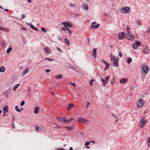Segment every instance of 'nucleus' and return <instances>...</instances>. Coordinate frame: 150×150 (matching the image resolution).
<instances>
[{"label":"nucleus","instance_id":"nucleus-1","mask_svg":"<svg viewBox=\"0 0 150 150\" xmlns=\"http://www.w3.org/2000/svg\"><path fill=\"white\" fill-rule=\"evenodd\" d=\"M127 33L126 34V37L128 40H134V36L129 31L130 29L128 26H127Z\"/></svg>","mask_w":150,"mask_h":150},{"label":"nucleus","instance_id":"nucleus-2","mask_svg":"<svg viewBox=\"0 0 150 150\" xmlns=\"http://www.w3.org/2000/svg\"><path fill=\"white\" fill-rule=\"evenodd\" d=\"M147 120L146 119L145 117H142L139 122V126L141 128H143L145 124L147 123Z\"/></svg>","mask_w":150,"mask_h":150},{"label":"nucleus","instance_id":"nucleus-3","mask_svg":"<svg viewBox=\"0 0 150 150\" xmlns=\"http://www.w3.org/2000/svg\"><path fill=\"white\" fill-rule=\"evenodd\" d=\"M141 68L143 73H144L145 74H146L148 73L149 69L148 66L146 64H143L141 66Z\"/></svg>","mask_w":150,"mask_h":150},{"label":"nucleus","instance_id":"nucleus-4","mask_svg":"<svg viewBox=\"0 0 150 150\" xmlns=\"http://www.w3.org/2000/svg\"><path fill=\"white\" fill-rule=\"evenodd\" d=\"M120 12L124 13H129L130 12V10L128 7L122 8L120 10Z\"/></svg>","mask_w":150,"mask_h":150},{"label":"nucleus","instance_id":"nucleus-5","mask_svg":"<svg viewBox=\"0 0 150 150\" xmlns=\"http://www.w3.org/2000/svg\"><path fill=\"white\" fill-rule=\"evenodd\" d=\"M144 104V101L142 99H140L137 102V106L138 108H141L143 106Z\"/></svg>","mask_w":150,"mask_h":150},{"label":"nucleus","instance_id":"nucleus-6","mask_svg":"<svg viewBox=\"0 0 150 150\" xmlns=\"http://www.w3.org/2000/svg\"><path fill=\"white\" fill-rule=\"evenodd\" d=\"M62 23L66 28H67L68 27L71 28L73 26V25L71 23H69L67 21L62 22Z\"/></svg>","mask_w":150,"mask_h":150},{"label":"nucleus","instance_id":"nucleus-7","mask_svg":"<svg viewBox=\"0 0 150 150\" xmlns=\"http://www.w3.org/2000/svg\"><path fill=\"white\" fill-rule=\"evenodd\" d=\"M140 42L138 41H136L135 43L132 45V47L134 50L136 49L138 46H140Z\"/></svg>","mask_w":150,"mask_h":150},{"label":"nucleus","instance_id":"nucleus-8","mask_svg":"<svg viewBox=\"0 0 150 150\" xmlns=\"http://www.w3.org/2000/svg\"><path fill=\"white\" fill-rule=\"evenodd\" d=\"M43 50L46 54H49L51 52L50 49L47 47H45L43 48Z\"/></svg>","mask_w":150,"mask_h":150},{"label":"nucleus","instance_id":"nucleus-9","mask_svg":"<svg viewBox=\"0 0 150 150\" xmlns=\"http://www.w3.org/2000/svg\"><path fill=\"white\" fill-rule=\"evenodd\" d=\"M101 62H103L105 65L106 66L104 68V70L105 71L106 69H108L109 68V66H110V64L107 62L105 61L104 60H101Z\"/></svg>","mask_w":150,"mask_h":150},{"label":"nucleus","instance_id":"nucleus-10","mask_svg":"<svg viewBox=\"0 0 150 150\" xmlns=\"http://www.w3.org/2000/svg\"><path fill=\"white\" fill-rule=\"evenodd\" d=\"M119 60V58H117V59H116V60L114 61H112L113 62V66L117 67L118 66L119 64L118 62Z\"/></svg>","mask_w":150,"mask_h":150},{"label":"nucleus","instance_id":"nucleus-11","mask_svg":"<svg viewBox=\"0 0 150 150\" xmlns=\"http://www.w3.org/2000/svg\"><path fill=\"white\" fill-rule=\"evenodd\" d=\"M125 38V33L124 32H122L119 35V39L121 40Z\"/></svg>","mask_w":150,"mask_h":150},{"label":"nucleus","instance_id":"nucleus-12","mask_svg":"<svg viewBox=\"0 0 150 150\" xmlns=\"http://www.w3.org/2000/svg\"><path fill=\"white\" fill-rule=\"evenodd\" d=\"M109 77H110L109 76H107L105 80H104L103 78H102L101 79V81L102 82H103L105 85L107 83H108V81L109 80Z\"/></svg>","mask_w":150,"mask_h":150},{"label":"nucleus","instance_id":"nucleus-13","mask_svg":"<svg viewBox=\"0 0 150 150\" xmlns=\"http://www.w3.org/2000/svg\"><path fill=\"white\" fill-rule=\"evenodd\" d=\"M77 120L78 121L82 123H84L87 121V120L86 119L81 117H78L77 119Z\"/></svg>","mask_w":150,"mask_h":150},{"label":"nucleus","instance_id":"nucleus-14","mask_svg":"<svg viewBox=\"0 0 150 150\" xmlns=\"http://www.w3.org/2000/svg\"><path fill=\"white\" fill-rule=\"evenodd\" d=\"M110 57V60L112 61H114L116 59H117V58L115 57V56L112 55V54H111Z\"/></svg>","mask_w":150,"mask_h":150},{"label":"nucleus","instance_id":"nucleus-15","mask_svg":"<svg viewBox=\"0 0 150 150\" xmlns=\"http://www.w3.org/2000/svg\"><path fill=\"white\" fill-rule=\"evenodd\" d=\"M8 110V107L7 106H5L3 108V111L4 113H6Z\"/></svg>","mask_w":150,"mask_h":150},{"label":"nucleus","instance_id":"nucleus-16","mask_svg":"<svg viewBox=\"0 0 150 150\" xmlns=\"http://www.w3.org/2000/svg\"><path fill=\"white\" fill-rule=\"evenodd\" d=\"M96 51L97 50L95 48L93 50V52L92 54V56L93 57H94L95 58L96 57Z\"/></svg>","mask_w":150,"mask_h":150},{"label":"nucleus","instance_id":"nucleus-17","mask_svg":"<svg viewBox=\"0 0 150 150\" xmlns=\"http://www.w3.org/2000/svg\"><path fill=\"white\" fill-rule=\"evenodd\" d=\"M127 79L126 78H123L121 79L120 82L121 83H124L127 82Z\"/></svg>","mask_w":150,"mask_h":150},{"label":"nucleus","instance_id":"nucleus-18","mask_svg":"<svg viewBox=\"0 0 150 150\" xmlns=\"http://www.w3.org/2000/svg\"><path fill=\"white\" fill-rule=\"evenodd\" d=\"M64 128L66 129L67 131H71L73 129V127H65Z\"/></svg>","mask_w":150,"mask_h":150},{"label":"nucleus","instance_id":"nucleus-19","mask_svg":"<svg viewBox=\"0 0 150 150\" xmlns=\"http://www.w3.org/2000/svg\"><path fill=\"white\" fill-rule=\"evenodd\" d=\"M0 30L4 31H6L7 32H9V30L8 28H6L1 27L0 26Z\"/></svg>","mask_w":150,"mask_h":150},{"label":"nucleus","instance_id":"nucleus-20","mask_svg":"<svg viewBox=\"0 0 150 150\" xmlns=\"http://www.w3.org/2000/svg\"><path fill=\"white\" fill-rule=\"evenodd\" d=\"M53 124H54V126L53 127L55 128H61V126H60L59 125L56 123H54Z\"/></svg>","mask_w":150,"mask_h":150},{"label":"nucleus","instance_id":"nucleus-21","mask_svg":"<svg viewBox=\"0 0 150 150\" xmlns=\"http://www.w3.org/2000/svg\"><path fill=\"white\" fill-rule=\"evenodd\" d=\"M40 108L38 107H36L35 108L34 110V113L35 114H37L39 112V110Z\"/></svg>","mask_w":150,"mask_h":150},{"label":"nucleus","instance_id":"nucleus-22","mask_svg":"<svg viewBox=\"0 0 150 150\" xmlns=\"http://www.w3.org/2000/svg\"><path fill=\"white\" fill-rule=\"evenodd\" d=\"M149 50L148 48L146 47L144 49L143 52L146 54H148L149 53Z\"/></svg>","mask_w":150,"mask_h":150},{"label":"nucleus","instance_id":"nucleus-23","mask_svg":"<svg viewBox=\"0 0 150 150\" xmlns=\"http://www.w3.org/2000/svg\"><path fill=\"white\" fill-rule=\"evenodd\" d=\"M54 77L57 79H62L63 77V76L62 74H59L57 76H54Z\"/></svg>","mask_w":150,"mask_h":150},{"label":"nucleus","instance_id":"nucleus-24","mask_svg":"<svg viewBox=\"0 0 150 150\" xmlns=\"http://www.w3.org/2000/svg\"><path fill=\"white\" fill-rule=\"evenodd\" d=\"M99 26V24H97L95 25H93L91 26V28L93 29H95L98 28Z\"/></svg>","mask_w":150,"mask_h":150},{"label":"nucleus","instance_id":"nucleus-25","mask_svg":"<svg viewBox=\"0 0 150 150\" xmlns=\"http://www.w3.org/2000/svg\"><path fill=\"white\" fill-rule=\"evenodd\" d=\"M57 120L59 121L62 122L63 123H65L64 120H63L62 118L61 117H57Z\"/></svg>","mask_w":150,"mask_h":150},{"label":"nucleus","instance_id":"nucleus-26","mask_svg":"<svg viewBox=\"0 0 150 150\" xmlns=\"http://www.w3.org/2000/svg\"><path fill=\"white\" fill-rule=\"evenodd\" d=\"M147 144L148 147L150 148V137L148 138L147 141Z\"/></svg>","mask_w":150,"mask_h":150},{"label":"nucleus","instance_id":"nucleus-27","mask_svg":"<svg viewBox=\"0 0 150 150\" xmlns=\"http://www.w3.org/2000/svg\"><path fill=\"white\" fill-rule=\"evenodd\" d=\"M19 86V84H17L15 85L13 88V90L14 91H15L17 89V88Z\"/></svg>","mask_w":150,"mask_h":150},{"label":"nucleus","instance_id":"nucleus-28","mask_svg":"<svg viewBox=\"0 0 150 150\" xmlns=\"http://www.w3.org/2000/svg\"><path fill=\"white\" fill-rule=\"evenodd\" d=\"M5 68L4 67H2L0 68V72H2L5 71Z\"/></svg>","mask_w":150,"mask_h":150},{"label":"nucleus","instance_id":"nucleus-29","mask_svg":"<svg viewBox=\"0 0 150 150\" xmlns=\"http://www.w3.org/2000/svg\"><path fill=\"white\" fill-rule=\"evenodd\" d=\"M83 8L85 10H87L88 9V7L87 5L85 4H83L82 6Z\"/></svg>","mask_w":150,"mask_h":150},{"label":"nucleus","instance_id":"nucleus-30","mask_svg":"<svg viewBox=\"0 0 150 150\" xmlns=\"http://www.w3.org/2000/svg\"><path fill=\"white\" fill-rule=\"evenodd\" d=\"M132 59L130 57H129L127 59V62L128 64H130L132 62Z\"/></svg>","mask_w":150,"mask_h":150},{"label":"nucleus","instance_id":"nucleus-31","mask_svg":"<svg viewBox=\"0 0 150 150\" xmlns=\"http://www.w3.org/2000/svg\"><path fill=\"white\" fill-rule=\"evenodd\" d=\"M64 41L67 45H69L70 44L67 38H65L64 40Z\"/></svg>","mask_w":150,"mask_h":150},{"label":"nucleus","instance_id":"nucleus-32","mask_svg":"<svg viewBox=\"0 0 150 150\" xmlns=\"http://www.w3.org/2000/svg\"><path fill=\"white\" fill-rule=\"evenodd\" d=\"M68 107L71 108H74V105L72 103H69L68 105Z\"/></svg>","mask_w":150,"mask_h":150},{"label":"nucleus","instance_id":"nucleus-33","mask_svg":"<svg viewBox=\"0 0 150 150\" xmlns=\"http://www.w3.org/2000/svg\"><path fill=\"white\" fill-rule=\"evenodd\" d=\"M115 77H113L111 81V84L112 85H113L115 82Z\"/></svg>","mask_w":150,"mask_h":150},{"label":"nucleus","instance_id":"nucleus-34","mask_svg":"<svg viewBox=\"0 0 150 150\" xmlns=\"http://www.w3.org/2000/svg\"><path fill=\"white\" fill-rule=\"evenodd\" d=\"M136 22L137 24L138 25H141L142 24V22H141V21L139 20H137L136 21Z\"/></svg>","mask_w":150,"mask_h":150},{"label":"nucleus","instance_id":"nucleus-35","mask_svg":"<svg viewBox=\"0 0 150 150\" xmlns=\"http://www.w3.org/2000/svg\"><path fill=\"white\" fill-rule=\"evenodd\" d=\"M29 71V69H25L24 71V72L23 73V75H24L27 73Z\"/></svg>","mask_w":150,"mask_h":150},{"label":"nucleus","instance_id":"nucleus-36","mask_svg":"<svg viewBox=\"0 0 150 150\" xmlns=\"http://www.w3.org/2000/svg\"><path fill=\"white\" fill-rule=\"evenodd\" d=\"M94 81V80L93 79H91L90 82H89V84L91 86H92L93 85L92 83Z\"/></svg>","mask_w":150,"mask_h":150},{"label":"nucleus","instance_id":"nucleus-37","mask_svg":"<svg viewBox=\"0 0 150 150\" xmlns=\"http://www.w3.org/2000/svg\"><path fill=\"white\" fill-rule=\"evenodd\" d=\"M62 118L63 119V120H64V122H65V123H67V122H66V121H67V120H66V119H67L66 116H64Z\"/></svg>","mask_w":150,"mask_h":150},{"label":"nucleus","instance_id":"nucleus-38","mask_svg":"<svg viewBox=\"0 0 150 150\" xmlns=\"http://www.w3.org/2000/svg\"><path fill=\"white\" fill-rule=\"evenodd\" d=\"M15 110H16L18 112H20L21 110H19L18 108V107L17 106H16L15 107Z\"/></svg>","mask_w":150,"mask_h":150},{"label":"nucleus","instance_id":"nucleus-39","mask_svg":"<svg viewBox=\"0 0 150 150\" xmlns=\"http://www.w3.org/2000/svg\"><path fill=\"white\" fill-rule=\"evenodd\" d=\"M11 48H9L7 50L6 52L7 54H9V52L11 51Z\"/></svg>","mask_w":150,"mask_h":150},{"label":"nucleus","instance_id":"nucleus-40","mask_svg":"<svg viewBox=\"0 0 150 150\" xmlns=\"http://www.w3.org/2000/svg\"><path fill=\"white\" fill-rule=\"evenodd\" d=\"M73 120V118L72 117L70 118L69 120H68L67 121H66L67 122V123H69L71 121Z\"/></svg>","mask_w":150,"mask_h":150},{"label":"nucleus","instance_id":"nucleus-41","mask_svg":"<svg viewBox=\"0 0 150 150\" xmlns=\"http://www.w3.org/2000/svg\"><path fill=\"white\" fill-rule=\"evenodd\" d=\"M67 28H66L65 27H62L61 28L62 30V31H66L67 30Z\"/></svg>","mask_w":150,"mask_h":150},{"label":"nucleus","instance_id":"nucleus-42","mask_svg":"<svg viewBox=\"0 0 150 150\" xmlns=\"http://www.w3.org/2000/svg\"><path fill=\"white\" fill-rule=\"evenodd\" d=\"M25 102L24 101H23L21 103L20 105L21 106L25 104Z\"/></svg>","mask_w":150,"mask_h":150},{"label":"nucleus","instance_id":"nucleus-43","mask_svg":"<svg viewBox=\"0 0 150 150\" xmlns=\"http://www.w3.org/2000/svg\"><path fill=\"white\" fill-rule=\"evenodd\" d=\"M119 56L120 57H122V54L121 52H120L119 53Z\"/></svg>","mask_w":150,"mask_h":150},{"label":"nucleus","instance_id":"nucleus-44","mask_svg":"<svg viewBox=\"0 0 150 150\" xmlns=\"http://www.w3.org/2000/svg\"><path fill=\"white\" fill-rule=\"evenodd\" d=\"M90 142H86L85 144V145L86 146H88V145H89L90 144Z\"/></svg>","mask_w":150,"mask_h":150},{"label":"nucleus","instance_id":"nucleus-45","mask_svg":"<svg viewBox=\"0 0 150 150\" xmlns=\"http://www.w3.org/2000/svg\"><path fill=\"white\" fill-rule=\"evenodd\" d=\"M45 60H48L50 61H53L52 59H50V58H45Z\"/></svg>","mask_w":150,"mask_h":150},{"label":"nucleus","instance_id":"nucleus-46","mask_svg":"<svg viewBox=\"0 0 150 150\" xmlns=\"http://www.w3.org/2000/svg\"><path fill=\"white\" fill-rule=\"evenodd\" d=\"M41 30L42 31H43L44 32H46V29L44 28H41Z\"/></svg>","mask_w":150,"mask_h":150},{"label":"nucleus","instance_id":"nucleus-47","mask_svg":"<svg viewBox=\"0 0 150 150\" xmlns=\"http://www.w3.org/2000/svg\"><path fill=\"white\" fill-rule=\"evenodd\" d=\"M5 43H6V42L5 41H3L2 43V45L4 47L5 46Z\"/></svg>","mask_w":150,"mask_h":150},{"label":"nucleus","instance_id":"nucleus-48","mask_svg":"<svg viewBox=\"0 0 150 150\" xmlns=\"http://www.w3.org/2000/svg\"><path fill=\"white\" fill-rule=\"evenodd\" d=\"M35 128H36V130L37 132H38L39 131V127H38V126H35Z\"/></svg>","mask_w":150,"mask_h":150},{"label":"nucleus","instance_id":"nucleus-49","mask_svg":"<svg viewBox=\"0 0 150 150\" xmlns=\"http://www.w3.org/2000/svg\"><path fill=\"white\" fill-rule=\"evenodd\" d=\"M112 115H113L116 118V123H117L118 122V120L117 119V117L115 115H114L113 114H112Z\"/></svg>","mask_w":150,"mask_h":150},{"label":"nucleus","instance_id":"nucleus-50","mask_svg":"<svg viewBox=\"0 0 150 150\" xmlns=\"http://www.w3.org/2000/svg\"><path fill=\"white\" fill-rule=\"evenodd\" d=\"M70 84H72L74 87H75L76 86L75 84L74 83H72L71 82L69 83Z\"/></svg>","mask_w":150,"mask_h":150},{"label":"nucleus","instance_id":"nucleus-51","mask_svg":"<svg viewBox=\"0 0 150 150\" xmlns=\"http://www.w3.org/2000/svg\"><path fill=\"white\" fill-rule=\"evenodd\" d=\"M30 25L31 27L33 29V28H35V27L33 25H32L31 24H30Z\"/></svg>","mask_w":150,"mask_h":150},{"label":"nucleus","instance_id":"nucleus-52","mask_svg":"<svg viewBox=\"0 0 150 150\" xmlns=\"http://www.w3.org/2000/svg\"><path fill=\"white\" fill-rule=\"evenodd\" d=\"M90 105V103L89 102H88L86 103V107L88 108L89 107V106Z\"/></svg>","mask_w":150,"mask_h":150},{"label":"nucleus","instance_id":"nucleus-53","mask_svg":"<svg viewBox=\"0 0 150 150\" xmlns=\"http://www.w3.org/2000/svg\"><path fill=\"white\" fill-rule=\"evenodd\" d=\"M69 6L71 7H75V6L74 4L71 3L69 4Z\"/></svg>","mask_w":150,"mask_h":150},{"label":"nucleus","instance_id":"nucleus-54","mask_svg":"<svg viewBox=\"0 0 150 150\" xmlns=\"http://www.w3.org/2000/svg\"><path fill=\"white\" fill-rule=\"evenodd\" d=\"M67 30L69 31V34L70 35L71 33V30L69 28H67Z\"/></svg>","mask_w":150,"mask_h":150},{"label":"nucleus","instance_id":"nucleus-55","mask_svg":"<svg viewBox=\"0 0 150 150\" xmlns=\"http://www.w3.org/2000/svg\"><path fill=\"white\" fill-rule=\"evenodd\" d=\"M25 16L24 14H22V19L24 18L25 17Z\"/></svg>","mask_w":150,"mask_h":150},{"label":"nucleus","instance_id":"nucleus-56","mask_svg":"<svg viewBox=\"0 0 150 150\" xmlns=\"http://www.w3.org/2000/svg\"><path fill=\"white\" fill-rule=\"evenodd\" d=\"M96 23H97L96 22V21H94V22H93L91 23V25H93L96 24Z\"/></svg>","mask_w":150,"mask_h":150},{"label":"nucleus","instance_id":"nucleus-57","mask_svg":"<svg viewBox=\"0 0 150 150\" xmlns=\"http://www.w3.org/2000/svg\"><path fill=\"white\" fill-rule=\"evenodd\" d=\"M50 70V69H47L46 70V72H49Z\"/></svg>","mask_w":150,"mask_h":150},{"label":"nucleus","instance_id":"nucleus-58","mask_svg":"<svg viewBox=\"0 0 150 150\" xmlns=\"http://www.w3.org/2000/svg\"><path fill=\"white\" fill-rule=\"evenodd\" d=\"M57 150H65L64 149H63L62 148H59V149H57Z\"/></svg>","mask_w":150,"mask_h":150},{"label":"nucleus","instance_id":"nucleus-59","mask_svg":"<svg viewBox=\"0 0 150 150\" xmlns=\"http://www.w3.org/2000/svg\"><path fill=\"white\" fill-rule=\"evenodd\" d=\"M57 50H58V51H60V52H62V51H61V49H60V48H58V47H57Z\"/></svg>","mask_w":150,"mask_h":150},{"label":"nucleus","instance_id":"nucleus-60","mask_svg":"<svg viewBox=\"0 0 150 150\" xmlns=\"http://www.w3.org/2000/svg\"><path fill=\"white\" fill-rule=\"evenodd\" d=\"M33 30H38L37 28L35 27V28H33Z\"/></svg>","mask_w":150,"mask_h":150},{"label":"nucleus","instance_id":"nucleus-61","mask_svg":"<svg viewBox=\"0 0 150 150\" xmlns=\"http://www.w3.org/2000/svg\"><path fill=\"white\" fill-rule=\"evenodd\" d=\"M51 94L53 96L54 95V93L53 92H51Z\"/></svg>","mask_w":150,"mask_h":150},{"label":"nucleus","instance_id":"nucleus-62","mask_svg":"<svg viewBox=\"0 0 150 150\" xmlns=\"http://www.w3.org/2000/svg\"><path fill=\"white\" fill-rule=\"evenodd\" d=\"M70 109L71 108H69V107H68L67 109V110L68 111H69Z\"/></svg>","mask_w":150,"mask_h":150},{"label":"nucleus","instance_id":"nucleus-63","mask_svg":"<svg viewBox=\"0 0 150 150\" xmlns=\"http://www.w3.org/2000/svg\"><path fill=\"white\" fill-rule=\"evenodd\" d=\"M27 1L30 3L31 2V0H27Z\"/></svg>","mask_w":150,"mask_h":150},{"label":"nucleus","instance_id":"nucleus-64","mask_svg":"<svg viewBox=\"0 0 150 150\" xmlns=\"http://www.w3.org/2000/svg\"><path fill=\"white\" fill-rule=\"evenodd\" d=\"M73 150V149L72 147H70L69 148V150Z\"/></svg>","mask_w":150,"mask_h":150}]
</instances>
